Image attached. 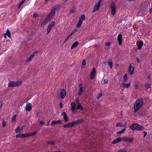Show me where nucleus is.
<instances>
[{
    "instance_id": "1",
    "label": "nucleus",
    "mask_w": 152,
    "mask_h": 152,
    "mask_svg": "<svg viewBox=\"0 0 152 152\" xmlns=\"http://www.w3.org/2000/svg\"><path fill=\"white\" fill-rule=\"evenodd\" d=\"M143 104V100L142 99H137L134 104V112L136 113L139 110Z\"/></svg>"
},
{
    "instance_id": "2",
    "label": "nucleus",
    "mask_w": 152,
    "mask_h": 152,
    "mask_svg": "<svg viewBox=\"0 0 152 152\" xmlns=\"http://www.w3.org/2000/svg\"><path fill=\"white\" fill-rule=\"evenodd\" d=\"M130 128L132 130H136L138 131H141L145 129L142 126L136 123L132 124L130 126Z\"/></svg>"
},
{
    "instance_id": "3",
    "label": "nucleus",
    "mask_w": 152,
    "mask_h": 152,
    "mask_svg": "<svg viewBox=\"0 0 152 152\" xmlns=\"http://www.w3.org/2000/svg\"><path fill=\"white\" fill-rule=\"evenodd\" d=\"M53 17V16L49 13L46 17L42 23L40 25L41 27H43L45 25L47 24Z\"/></svg>"
},
{
    "instance_id": "4",
    "label": "nucleus",
    "mask_w": 152,
    "mask_h": 152,
    "mask_svg": "<svg viewBox=\"0 0 152 152\" xmlns=\"http://www.w3.org/2000/svg\"><path fill=\"white\" fill-rule=\"evenodd\" d=\"M22 81H10L9 83L8 86L11 87H14L19 86L22 84Z\"/></svg>"
},
{
    "instance_id": "5",
    "label": "nucleus",
    "mask_w": 152,
    "mask_h": 152,
    "mask_svg": "<svg viewBox=\"0 0 152 152\" xmlns=\"http://www.w3.org/2000/svg\"><path fill=\"white\" fill-rule=\"evenodd\" d=\"M61 7V6L60 5L55 6L52 8L49 13L54 17L56 12L60 9Z\"/></svg>"
},
{
    "instance_id": "6",
    "label": "nucleus",
    "mask_w": 152,
    "mask_h": 152,
    "mask_svg": "<svg viewBox=\"0 0 152 152\" xmlns=\"http://www.w3.org/2000/svg\"><path fill=\"white\" fill-rule=\"evenodd\" d=\"M83 120L78 119L74 121L69 123V127H72L75 125L81 124L83 122Z\"/></svg>"
},
{
    "instance_id": "7",
    "label": "nucleus",
    "mask_w": 152,
    "mask_h": 152,
    "mask_svg": "<svg viewBox=\"0 0 152 152\" xmlns=\"http://www.w3.org/2000/svg\"><path fill=\"white\" fill-rule=\"evenodd\" d=\"M110 8L111 10V14L113 15H114L116 11V7L115 4L112 2L110 6Z\"/></svg>"
},
{
    "instance_id": "8",
    "label": "nucleus",
    "mask_w": 152,
    "mask_h": 152,
    "mask_svg": "<svg viewBox=\"0 0 152 152\" xmlns=\"http://www.w3.org/2000/svg\"><path fill=\"white\" fill-rule=\"evenodd\" d=\"M102 0H99L98 2L93 7V10L92 12H94L95 11H98L99 9L100 4Z\"/></svg>"
},
{
    "instance_id": "9",
    "label": "nucleus",
    "mask_w": 152,
    "mask_h": 152,
    "mask_svg": "<svg viewBox=\"0 0 152 152\" xmlns=\"http://www.w3.org/2000/svg\"><path fill=\"white\" fill-rule=\"evenodd\" d=\"M134 64L133 63H132L129 65V72L131 75L133 74V72L134 70Z\"/></svg>"
},
{
    "instance_id": "10",
    "label": "nucleus",
    "mask_w": 152,
    "mask_h": 152,
    "mask_svg": "<svg viewBox=\"0 0 152 152\" xmlns=\"http://www.w3.org/2000/svg\"><path fill=\"white\" fill-rule=\"evenodd\" d=\"M134 141L133 138H129L126 137H122V141L132 143Z\"/></svg>"
},
{
    "instance_id": "11",
    "label": "nucleus",
    "mask_w": 152,
    "mask_h": 152,
    "mask_svg": "<svg viewBox=\"0 0 152 152\" xmlns=\"http://www.w3.org/2000/svg\"><path fill=\"white\" fill-rule=\"evenodd\" d=\"M117 40L118 42L119 45H121L122 44L123 40L122 35L121 34H119L118 35L117 37Z\"/></svg>"
},
{
    "instance_id": "12",
    "label": "nucleus",
    "mask_w": 152,
    "mask_h": 152,
    "mask_svg": "<svg viewBox=\"0 0 152 152\" xmlns=\"http://www.w3.org/2000/svg\"><path fill=\"white\" fill-rule=\"evenodd\" d=\"M26 110L28 111H30L32 110L31 104L30 103L28 102L27 103L26 107Z\"/></svg>"
},
{
    "instance_id": "13",
    "label": "nucleus",
    "mask_w": 152,
    "mask_h": 152,
    "mask_svg": "<svg viewBox=\"0 0 152 152\" xmlns=\"http://www.w3.org/2000/svg\"><path fill=\"white\" fill-rule=\"evenodd\" d=\"M121 141H122V137H118L117 139L114 140L111 143L113 144H115L120 142Z\"/></svg>"
},
{
    "instance_id": "14",
    "label": "nucleus",
    "mask_w": 152,
    "mask_h": 152,
    "mask_svg": "<svg viewBox=\"0 0 152 152\" xmlns=\"http://www.w3.org/2000/svg\"><path fill=\"white\" fill-rule=\"evenodd\" d=\"M61 97L62 99L64 98L66 96V91L64 89H62L61 90Z\"/></svg>"
},
{
    "instance_id": "15",
    "label": "nucleus",
    "mask_w": 152,
    "mask_h": 152,
    "mask_svg": "<svg viewBox=\"0 0 152 152\" xmlns=\"http://www.w3.org/2000/svg\"><path fill=\"white\" fill-rule=\"evenodd\" d=\"M96 70L95 68H93L92 69L90 75V77L91 79L93 78L95 75L96 72Z\"/></svg>"
},
{
    "instance_id": "16",
    "label": "nucleus",
    "mask_w": 152,
    "mask_h": 152,
    "mask_svg": "<svg viewBox=\"0 0 152 152\" xmlns=\"http://www.w3.org/2000/svg\"><path fill=\"white\" fill-rule=\"evenodd\" d=\"M61 122V121L60 120L57 121H53L51 123V125L54 126L58 124H60Z\"/></svg>"
},
{
    "instance_id": "17",
    "label": "nucleus",
    "mask_w": 152,
    "mask_h": 152,
    "mask_svg": "<svg viewBox=\"0 0 152 152\" xmlns=\"http://www.w3.org/2000/svg\"><path fill=\"white\" fill-rule=\"evenodd\" d=\"M79 44V43L78 42L76 41L74 42L72 45L71 49H73L76 47Z\"/></svg>"
},
{
    "instance_id": "18",
    "label": "nucleus",
    "mask_w": 152,
    "mask_h": 152,
    "mask_svg": "<svg viewBox=\"0 0 152 152\" xmlns=\"http://www.w3.org/2000/svg\"><path fill=\"white\" fill-rule=\"evenodd\" d=\"M34 57V54H31L30 56V57L27 59L25 61L26 63H27L28 62L31 61L32 59Z\"/></svg>"
},
{
    "instance_id": "19",
    "label": "nucleus",
    "mask_w": 152,
    "mask_h": 152,
    "mask_svg": "<svg viewBox=\"0 0 152 152\" xmlns=\"http://www.w3.org/2000/svg\"><path fill=\"white\" fill-rule=\"evenodd\" d=\"M143 45V42L142 41H140L139 42V44L137 45L138 49V50H141Z\"/></svg>"
},
{
    "instance_id": "20",
    "label": "nucleus",
    "mask_w": 152,
    "mask_h": 152,
    "mask_svg": "<svg viewBox=\"0 0 152 152\" xmlns=\"http://www.w3.org/2000/svg\"><path fill=\"white\" fill-rule=\"evenodd\" d=\"M126 127H125L123 129L119 131L118 132H117L116 134H118V135H120L122 133H124L126 130Z\"/></svg>"
},
{
    "instance_id": "21",
    "label": "nucleus",
    "mask_w": 152,
    "mask_h": 152,
    "mask_svg": "<svg viewBox=\"0 0 152 152\" xmlns=\"http://www.w3.org/2000/svg\"><path fill=\"white\" fill-rule=\"evenodd\" d=\"M83 22L81 20H79L76 25V27L78 28H80L81 26L83 23Z\"/></svg>"
},
{
    "instance_id": "22",
    "label": "nucleus",
    "mask_w": 152,
    "mask_h": 152,
    "mask_svg": "<svg viewBox=\"0 0 152 152\" xmlns=\"http://www.w3.org/2000/svg\"><path fill=\"white\" fill-rule=\"evenodd\" d=\"M122 86L125 88H128L131 86V83H128L127 84L123 83L122 84Z\"/></svg>"
},
{
    "instance_id": "23",
    "label": "nucleus",
    "mask_w": 152,
    "mask_h": 152,
    "mask_svg": "<svg viewBox=\"0 0 152 152\" xmlns=\"http://www.w3.org/2000/svg\"><path fill=\"white\" fill-rule=\"evenodd\" d=\"M79 90L78 91V94L79 95H80L81 93L83 91V88L82 87V85L81 84H80L79 85Z\"/></svg>"
},
{
    "instance_id": "24",
    "label": "nucleus",
    "mask_w": 152,
    "mask_h": 152,
    "mask_svg": "<svg viewBox=\"0 0 152 152\" xmlns=\"http://www.w3.org/2000/svg\"><path fill=\"white\" fill-rule=\"evenodd\" d=\"M76 109H80L82 110H84V109L83 108V106L80 103L78 104Z\"/></svg>"
},
{
    "instance_id": "25",
    "label": "nucleus",
    "mask_w": 152,
    "mask_h": 152,
    "mask_svg": "<svg viewBox=\"0 0 152 152\" xmlns=\"http://www.w3.org/2000/svg\"><path fill=\"white\" fill-rule=\"evenodd\" d=\"M47 143L48 144L50 145H55V142L54 141H48Z\"/></svg>"
},
{
    "instance_id": "26",
    "label": "nucleus",
    "mask_w": 152,
    "mask_h": 152,
    "mask_svg": "<svg viewBox=\"0 0 152 152\" xmlns=\"http://www.w3.org/2000/svg\"><path fill=\"white\" fill-rule=\"evenodd\" d=\"M28 137V133L24 134H21V138H24Z\"/></svg>"
},
{
    "instance_id": "27",
    "label": "nucleus",
    "mask_w": 152,
    "mask_h": 152,
    "mask_svg": "<svg viewBox=\"0 0 152 152\" xmlns=\"http://www.w3.org/2000/svg\"><path fill=\"white\" fill-rule=\"evenodd\" d=\"M6 34L9 37H11V33L9 30L8 29H7V30Z\"/></svg>"
},
{
    "instance_id": "28",
    "label": "nucleus",
    "mask_w": 152,
    "mask_h": 152,
    "mask_svg": "<svg viewBox=\"0 0 152 152\" xmlns=\"http://www.w3.org/2000/svg\"><path fill=\"white\" fill-rule=\"evenodd\" d=\"M126 125V124L124 125L123 124L118 123L116 124V126L118 127H122L125 126Z\"/></svg>"
},
{
    "instance_id": "29",
    "label": "nucleus",
    "mask_w": 152,
    "mask_h": 152,
    "mask_svg": "<svg viewBox=\"0 0 152 152\" xmlns=\"http://www.w3.org/2000/svg\"><path fill=\"white\" fill-rule=\"evenodd\" d=\"M37 131H34L32 132L28 133L29 137L35 135L37 133Z\"/></svg>"
},
{
    "instance_id": "30",
    "label": "nucleus",
    "mask_w": 152,
    "mask_h": 152,
    "mask_svg": "<svg viewBox=\"0 0 152 152\" xmlns=\"http://www.w3.org/2000/svg\"><path fill=\"white\" fill-rule=\"evenodd\" d=\"M17 115H15L11 119V122L13 123L15 122Z\"/></svg>"
},
{
    "instance_id": "31",
    "label": "nucleus",
    "mask_w": 152,
    "mask_h": 152,
    "mask_svg": "<svg viewBox=\"0 0 152 152\" xmlns=\"http://www.w3.org/2000/svg\"><path fill=\"white\" fill-rule=\"evenodd\" d=\"M85 19V15L84 14H82L79 19V20H80L81 21L83 22V21Z\"/></svg>"
},
{
    "instance_id": "32",
    "label": "nucleus",
    "mask_w": 152,
    "mask_h": 152,
    "mask_svg": "<svg viewBox=\"0 0 152 152\" xmlns=\"http://www.w3.org/2000/svg\"><path fill=\"white\" fill-rule=\"evenodd\" d=\"M145 87L146 88H148L151 87V84L149 83H146L145 84Z\"/></svg>"
},
{
    "instance_id": "33",
    "label": "nucleus",
    "mask_w": 152,
    "mask_h": 152,
    "mask_svg": "<svg viewBox=\"0 0 152 152\" xmlns=\"http://www.w3.org/2000/svg\"><path fill=\"white\" fill-rule=\"evenodd\" d=\"M63 118L64 120L66 122L68 121V118L67 115H64L63 116Z\"/></svg>"
},
{
    "instance_id": "34",
    "label": "nucleus",
    "mask_w": 152,
    "mask_h": 152,
    "mask_svg": "<svg viewBox=\"0 0 152 152\" xmlns=\"http://www.w3.org/2000/svg\"><path fill=\"white\" fill-rule=\"evenodd\" d=\"M55 23L54 21H52L51 22V23L50 24H49L48 25V26H50L52 28H53V27L55 26Z\"/></svg>"
},
{
    "instance_id": "35",
    "label": "nucleus",
    "mask_w": 152,
    "mask_h": 152,
    "mask_svg": "<svg viewBox=\"0 0 152 152\" xmlns=\"http://www.w3.org/2000/svg\"><path fill=\"white\" fill-rule=\"evenodd\" d=\"M102 95V93H99L96 97V98L97 99H99V98Z\"/></svg>"
},
{
    "instance_id": "36",
    "label": "nucleus",
    "mask_w": 152,
    "mask_h": 152,
    "mask_svg": "<svg viewBox=\"0 0 152 152\" xmlns=\"http://www.w3.org/2000/svg\"><path fill=\"white\" fill-rule=\"evenodd\" d=\"M20 126H18L15 129V132L17 133H18L20 129Z\"/></svg>"
},
{
    "instance_id": "37",
    "label": "nucleus",
    "mask_w": 152,
    "mask_h": 152,
    "mask_svg": "<svg viewBox=\"0 0 152 152\" xmlns=\"http://www.w3.org/2000/svg\"><path fill=\"white\" fill-rule=\"evenodd\" d=\"M123 80L125 82L127 80V76L126 74H125L123 76Z\"/></svg>"
},
{
    "instance_id": "38",
    "label": "nucleus",
    "mask_w": 152,
    "mask_h": 152,
    "mask_svg": "<svg viewBox=\"0 0 152 152\" xmlns=\"http://www.w3.org/2000/svg\"><path fill=\"white\" fill-rule=\"evenodd\" d=\"M109 66H110L111 69H112L113 68V62H111L108 63Z\"/></svg>"
},
{
    "instance_id": "39",
    "label": "nucleus",
    "mask_w": 152,
    "mask_h": 152,
    "mask_svg": "<svg viewBox=\"0 0 152 152\" xmlns=\"http://www.w3.org/2000/svg\"><path fill=\"white\" fill-rule=\"evenodd\" d=\"M2 124L3 127H4L7 124L6 122L5 121L3 120L2 122Z\"/></svg>"
},
{
    "instance_id": "40",
    "label": "nucleus",
    "mask_w": 152,
    "mask_h": 152,
    "mask_svg": "<svg viewBox=\"0 0 152 152\" xmlns=\"http://www.w3.org/2000/svg\"><path fill=\"white\" fill-rule=\"evenodd\" d=\"M102 82L103 84H105L108 83V81L107 80H103Z\"/></svg>"
},
{
    "instance_id": "41",
    "label": "nucleus",
    "mask_w": 152,
    "mask_h": 152,
    "mask_svg": "<svg viewBox=\"0 0 152 152\" xmlns=\"http://www.w3.org/2000/svg\"><path fill=\"white\" fill-rule=\"evenodd\" d=\"M86 64V61L85 59L83 60L82 61V66H83V65H84V66L83 67H84Z\"/></svg>"
},
{
    "instance_id": "42",
    "label": "nucleus",
    "mask_w": 152,
    "mask_h": 152,
    "mask_svg": "<svg viewBox=\"0 0 152 152\" xmlns=\"http://www.w3.org/2000/svg\"><path fill=\"white\" fill-rule=\"evenodd\" d=\"M63 127H64V128H68V127H69V124H68V123L67 124H64L63 125Z\"/></svg>"
},
{
    "instance_id": "43",
    "label": "nucleus",
    "mask_w": 152,
    "mask_h": 152,
    "mask_svg": "<svg viewBox=\"0 0 152 152\" xmlns=\"http://www.w3.org/2000/svg\"><path fill=\"white\" fill-rule=\"evenodd\" d=\"M70 37H69V35H68L67 37H66V39H65L64 41V42H63V44H64L65 43L66 41H67V40Z\"/></svg>"
},
{
    "instance_id": "44",
    "label": "nucleus",
    "mask_w": 152,
    "mask_h": 152,
    "mask_svg": "<svg viewBox=\"0 0 152 152\" xmlns=\"http://www.w3.org/2000/svg\"><path fill=\"white\" fill-rule=\"evenodd\" d=\"M69 12L71 13H73L74 12H75V9L74 8H73V9H72L71 10H70Z\"/></svg>"
},
{
    "instance_id": "45",
    "label": "nucleus",
    "mask_w": 152,
    "mask_h": 152,
    "mask_svg": "<svg viewBox=\"0 0 152 152\" xmlns=\"http://www.w3.org/2000/svg\"><path fill=\"white\" fill-rule=\"evenodd\" d=\"M107 63H108L112 62V60L111 58H109L107 60Z\"/></svg>"
},
{
    "instance_id": "46",
    "label": "nucleus",
    "mask_w": 152,
    "mask_h": 152,
    "mask_svg": "<svg viewBox=\"0 0 152 152\" xmlns=\"http://www.w3.org/2000/svg\"><path fill=\"white\" fill-rule=\"evenodd\" d=\"M51 31V30L50 29L48 28L47 29V34H49Z\"/></svg>"
},
{
    "instance_id": "47",
    "label": "nucleus",
    "mask_w": 152,
    "mask_h": 152,
    "mask_svg": "<svg viewBox=\"0 0 152 152\" xmlns=\"http://www.w3.org/2000/svg\"><path fill=\"white\" fill-rule=\"evenodd\" d=\"M72 107H75L76 106V104L74 102H72L71 103V104Z\"/></svg>"
},
{
    "instance_id": "48",
    "label": "nucleus",
    "mask_w": 152,
    "mask_h": 152,
    "mask_svg": "<svg viewBox=\"0 0 152 152\" xmlns=\"http://www.w3.org/2000/svg\"><path fill=\"white\" fill-rule=\"evenodd\" d=\"M26 0H23L20 3V5H22L25 2Z\"/></svg>"
},
{
    "instance_id": "49",
    "label": "nucleus",
    "mask_w": 152,
    "mask_h": 152,
    "mask_svg": "<svg viewBox=\"0 0 152 152\" xmlns=\"http://www.w3.org/2000/svg\"><path fill=\"white\" fill-rule=\"evenodd\" d=\"M72 111H74L75 110L77 109L76 108H75V107H72Z\"/></svg>"
},
{
    "instance_id": "50",
    "label": "nucleus",
    "mask_w": 152,
    "mask_h": 152,
    "mask_svg": "<svg viewBox=\"0 0 152 152\" xmlns=\"http://www.w3.org/2000/svg\"><path fill=\"white\" fill-rule=\"evenodd\" d=\"M16 138L20 137L21 138V134H17L16 135Z\"/></svg>"
},
{
    "instance_id": "51",
    "label": "nucleus",
    "mask_w": 152,
    "mask_h": 152,
    "mask_svg": "<svg viewBox=\"0 0 152 152\" xmlns=\"http://www.w3.org/2000/svg\"><path fill=\"white\" fill-rule=\"evenodd\" d=\"M105 45L107 46H109L110 45V42H106L105 43Z\"/></svg>"
},
{
    "instance_id": "52",
    "label": "nucleus",
    "mask_w": 152,
    "mask_h": 152,
    "mask_svg": "<svg viewBox=\"0 0 152 152\" xmlns=\"http://www.w3.org/2000/svg\"><path fill=\"white\" fill-rule=\"evenodd\" d=\"M116 152H126V151L121 150H119V151H117Z\"/></svg>"
},
{
    "instance_id": "53",
    "label": "nucleus",
    "mask_w": 152,
    "mask_h": 152,
    "mask_svg": "<svg viewBox=\"0 0 152 152\" xmlns=\"http://www.w3.org/2000/svg\"><path fill=\"white\" fill-rule=\"evenodd\" d=\"M39 124L41 125H43L45 123V122L43 121H40L39 122Z\"/></svg>"
},
{
    "instance_id": "54",
    "label": "nucleus",
    "mask_w": 152,
    "mask_h": 152,
    "mask_svg": "<svg viewBox=\"0 0 152 152\" xmlns=\"http://www.w3.org/2000/svg\"><path fill=\"white\" fill-rule=\"evenodd\" d=\"M33 16H34V17L36 18L38 16V15L37 14H36V13L34 14Z\"/></svg>"
},
{
    "instance_id": "55",
    "label": "nucleus",
    "mask_w": 152,
    "mask_h": 152,
    "mask_svg": "<svg viewBox=\"0 0 152 152\" xmlns=\"http://www.w3.org/2000/svg\"><path fill=\"white\" fill-rule=\"evenodd\" d=\"M136 60L138 63H140V59L139 58H138V57H137L136 58Z\"/></svg>"
},
{
    "instance_id": "56",
    "label": "nucleus",
    "mask_w": 152,
    "mask_h": 152,
    "mask_svg": "<svg viewBox=\"0 0 152 152\" xmlns=\"http://www.w3.org/2000/svg\"><path fill=\"white\" fill-rule=\"evenodd\" d=\"M60 107L61 108H62L63 106H62V103L60 102Z\"/></svg>"
},
{
    "instance_id": "57",
    "label": "nucleus",
    "mask_w": 152,
    "mask_h": 152,
    "mask_svg": "<svg viewBox=\"0 0 152 152\" xmlns=\"http://www.w3.org/2000/svg\"><path fill=\"white\" fill-rule=\"evenodd\" d=\"M143 132L144 133V137L146 136L147 133L145 132Z\"/></svg>"
},
{
    "instance_id": "58",
    "label": "nucleus",
    "mask_w": 152,
    "mask_h": 152,
    "mask_svg": "<svg viewBox=\"0 0 152 152\" xmlns=\"http://www.w3.org/2000/svg\"><path fill=\"white\" fill-rule=\"evenodd\" d=\"M61 115L62 116H63V115L64 116V115H66V114L65 112H63L62 113Z\"/></svg>"
},
{
    "instance_id": "59",
    "label": "nucleus",
    "mask_w": 152,
    "mask_h": 152,
    "mask_svg": "<svg viewBox=\"0 0 152 152\" xmlns=\"http://www.w3.org/2000/svg\"><path fill=\"white\" fill-rule=\"evenodd\" d=\"M74 33V32H73V31L72 32L71 34H69L68 35L69 36V37H70Z\"/></svg>"
},
{
    "instance_id": "60",
    "label": "nucleus",
    "mask_w": 152,
    "mask_h": 152,
    "mask_svg": "<svg viewBox=\"0 0 152 152\" xmlns=\"http://www.w3.org/2000/svg\"><path fill=\"white\" fill-rule=\"evenodd\" d=\"M48 28L49 29H50L51 30L52 29V28H51V27L50 26H48Z\"/></svg>"
},
{
    "instance_id": "61",
    "label": "nucleus",
    "mask_w": 152,
    "mask_h": 152,
    "mask_svg": "<svg viewBox=\"0 0 152 152\" xmlns=\"http://www.w3.org/2000/svg\"><path fill=\"white\" fill-rule=\"evenodd\" d=\"M77 30V28H75L74 30V33H75V32H76Z\"/></svg>"
},
{
    "instance_id": "62",
    "label": "nucleus",
    "mask_w": 152,
    "mask_h": 152,
    "mask_svg": "<svg viewBox=\"0 0 152 152\" xmlns=\"http://www.w3.org/2000/svg\"><path fill=\"white\" fill-rule=\"evenodd\" d=\"M38 52L37 51H36L33 54H34V55L35 54L37 53Z\"/></svg>"
},
{
    "instance_id": "63",
    "label": "nucleus",
    "mask_w": 152,
    "mask_h": 152,
    "mask_svg": "<svg viewBox=\"0 0 152 152\" xmlns=\"http://www.w3.org/2000/svg\"><path fill=\"white\" fill-rule=\"evenodd\" d=\"M21 5H20V4H19V5H18V8L19 9L20 8V7Z\"/></svg>"
},
{
    "instance_id": "64",
    "label": "nucleus",
    "mask_w": 152,
    "mask_h": 152,
    "mask_svg": "<svg viewBox=\"0 0 152 152\" xmlns=\"http://www.w3.org/2000/svg\"><path fill=\"white\" fill-rule=\"evenodd\" d=\"M150 12H152V8H150L149 10Z\"/></svg>"
}]
</instances>
